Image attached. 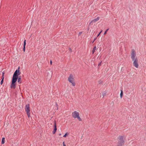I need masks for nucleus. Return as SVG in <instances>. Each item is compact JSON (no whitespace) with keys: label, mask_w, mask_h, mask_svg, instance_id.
I'll list each match as a JSON object with an SVG mask.
<instances>
[{"label":"nucleus","mask_w":146,"mask_h":146,"mask_svg":"<svg viewBox=\"0 0 146 146\" xmlns=\"http://www.w3.org/2000/svg\"><path fill=\"white\" fill-rule=\"evenodd\" d=\"M102 32V30L100 31V32L98 34V35L97 36V37H98L100 35V34Z\"/></svg>","instance_id":"nucleus-19"},{"label":"nucleus","mask_w":146,"mask_h":146,"mask_svg":"<svg viewBox=\"0 0 146 146\" xmlns=\"http://www.w3.org/2000/svg\"><path fill=\"white\" fill-rule=\"evenodd\" d=\"M25 46H23V50L24 52H25Z\"/></svg>","instance_id":"nucleus-20"},{"label":"nucleus","mask_w":146,"mask_h":146,"mask_svg":"<svg viewBox=\"0 0 146 146\" xmlns=\"http://www.w3.org/2000/svg\"><path fill=\"white\" fill-rule=\"evenodd\" d=\"M131 58L133 61V66L137 68H138L139 65L138 63V59L136 57V52L134 50H131Z\"/></svg>","instance_id":"nucleus-1"},{"label":"nucleus","mask_w":146,"mask_h":146,"mask_svg":"<svg viewBox=\"0 0 146 146\" xmlns=\"http://www.w3.org/2000/svg\"><path fill=\"white\" fill-rule=\"evenodd\" d=\"M50 64L51 65L52 64V62L51 60L50 61Z\"/></svg>","instance_id":"nucleus-25"},{"label":"nucleus","mask_w":146,"mask_h":146,"mask_svg":"<svg viewBox=\"0 0 146 146\" xmlns=\"http://www.w3.org/2000/svg\"><path fill=\"white\" fill-rule=\"evenodd\" d=\"M4 73H5L3 72H2V77H1V80H4Z\"/></svg>","instance_id":"nucleus-14"},{"label":"nucleus","mask_w":146,"mask_h":146,"mask_svg":"<svg viewBox=\"0 0 146 146\" xmlns=\"http://www.w3.org/2000/svg\"><path fill=\"white\" fill-rule=\"evenodd\" d=\"M29 104H28L26 105L25 106V110L26 112V113L28 117L29 118L30 117V109Z\"/></svg>","instance_id":"nucleus-5"},{"label":"nucleus","mask_w":146,"mask_h":146,"mask_svg":"<svg viewBox=\"0 0 146 146\" xmlns=\"http://www.w3.org/2000/svg\"><path fill=\"white\" fill-rule=\"evenodd\" d=\"M118 142L117 146H123L124 144V137L122 135H119L117 137Z\"/></svg>","instance_id":"nucleus-2"},{"label":"nucleus","mask_w":146,"mask_h":146,"mask_svg":"<svg viewBox=\"0 0 146 146\" xmlns=\"http://www.w3.org/2000/svg\"><path fill=\"white\" fill-rule=\"evenodd\" d=\"M97 38H95L94 39V41H95L96 39Z\"/></svg>","instance_id":"nucleus-26"},{"label":"nucleus","mask_w":146,"mask_h":146,"mask_svg":"<svg viewBox=\"0 0 146 146\" xmlns=\"http://www.w3.org/2000/svg\"><path fill=\"white\" fill-rule=\"evenodd\" d=\"M68 80L72 84L73 86H75V84L74 82L73 76L72 74H71L70 75L68 78Z\"/></svg>","instance_id":"nucleus-7"},{"label":"nucleus","mask_w":146,"mask_h":146,"mask_svg":"<svg viewBox=\"0 0 146 146\" xmlns=\"http://www.w3.org/2000/svg\"><path fill=\"white\" fill-rule=\"evenodd\" d=\"M17 80L12 78L11 83V88L15 89L16 87V82Z\"/></svg>","instance_id":"nucleus-6"},{"label":"nucleus","mask_w":146,"mask_h":146,"mask_svg":"<svg viewBox=\"0 0 146 146\" xmlns=\"http://www.w3.org/2000/svg\"><path fill=\"white\" fill-rule=\"evenodd\" d=\"M68 135V134H67V133H66L63 136V137H66V136H67V135Z\"/></svg>","instance_id":"nucleus-17"},{"label":"nucleus","mask_w":146,"mask_h":146,"mask_svg":"<svg viewBox=\"0 0 146 146\" xmlns=\"http://www.w3.org/2000/svg\"><path fill=\"white\" fill-rule=\"evenodd\" d=\"M26 45V40H25L24 41L23 46H25Z\"/></svg>","instance_id":"nucleus-15"},{"label":"nucleus","mask_w":146,"mask_h":146,"mask_svg":"<svg viewBox=\"0 0 146 146\" xmlns=\"http://www.w3.org/2000/svg\"><path fill=\"white\" fill-rule=\"evenodd\" d=\"M94 41H93V42H92V43H93V42H94Z\"/></svg>","instance_id":"nucleus-28"},{"label":"nucleus","mask_w":146,"mask_h":146,"mask_svg":"<svg viewBox=\"0 0 146 146\" xmlns=\"http://www.w3.org/2000/svg\"><path fill=\"white\" fill-rule=\"evenodd\" d=\"M19 67L18 69H17L14 72L12 78L15 79H18V76L21 74V72H20L19 71Z\"/></svg>","instance_id":"nucleus-3"},{"label":"nucleus","mask_w":146,"mask_h":146,"mask_svg":"<svg viewBox=\"0 0 146 146\" xmlns=\"http://www.w3.org/2000/svg\"><path fill=\"white\" fill-rule=\"evenodd\" d=\"M63 146H66V145L64 143V141L63 142Z\"/></svg>","instance_id":"nucleus-22"},{"label":"nucleus","mask_w":146,"mask_h":146,"mask_svg":"<svg viewBox=\"0 0 146 146\" xmlns=\"http://www.w3.org/2000/svg\"><path fill=\"white\" fill-rule=\"evenodd\" d=\"M108 30L109 29H108L105 31L104 33V35H105L107 33Z\"/></svg>","instance_id":"nucleus-16"},{"label":"nucleus","mask_w":146,"mask_h":146,"mask_svg":"<svg viewBox=\"0 0 146 146\" xmlns=\"http://www.w3.org/2000/svg\"><path fill=\"white\" fill-rule=\"evenodd\" d=\"M3 80H1V82H0V84H1V85H2L3 83Z\"/></svg>","instance_id":"nucleus-18"},{"label":"nucleus","mask_w":146,"mask_h":146,"mask_svg":"<svg viewBox=\"0 0 146 146\" xmlns=\"http://www.w3.org/2000/svg\"><path fill=\"white\" fill-rule=\"evenodd\" d=\"M56 106L57 107V109H58V106L56 103Z\"/></svg>","instance_id":"nucleus-24"},{"label":"nucleus","mask_w":146,"mask_h":146,"mask_svg":"<svg viewBox=\"0 0 146 146\" xmlns=\"http://www.w3.org/2000/svg\"><path fill=\"white\" fill-rule=\"evenodd\" d=\"M21 76H18V82L19 84H21Z\"/></svg>","instance_id":"nucleus-10"},{"label":"nucleus","mask_w":146,"mask_h":146,"mask_svg":"<svg viewBox=\"0 0 146 146\" xmlns=\"http://www.w3.org/2000/svg\"><path fill=\"white\" fill-rule=\"evenodd\" d=\"M69 50L70 52H72V49L70 48H69Z\"/></svg>","instance_id":"nucleus-23"},{"label":"nucleus","mask_w":146,"mask_h":146,"mask_svg":"<svg viewBox=\"0 0 146 146\" xmlns=\"http://www.w3.org/2000/svg\"><path fill=\"white\" fill-rule=\"evenodd\" d=\"M61 135V133H59V136Z\"/></svg>","instance_id":"nucleus-27"},{"label":"nucleus","mask_w":146,"mask_h":146,"mask_svg":"<svg viewBox=\"0 0 146 146\" xmlns=\"http://www.w3.org/2000/svg\"><path fill=\"white\" fill-rule=\"evenodd\" d=\"M57 127H56V122L55 121L54 122V130H53V131H52V133L53 134H54L55 133L57 130Z\"/></svg>","instance_id":"nucleus-8"},{"label":"nucleus","mask_w":146,"mask_h":146,"mask_svg":"<svg viewBox=\"0 0 146 146\" xmlns=\"http://www.w3.org/2000/svg\"><path fill=\"white\" fill-rule=\"evenodd\" d=\"M5 142V138L4 137H3L2 138L1 141V144H3Z\"/></svg>","instance_id":"nucleus-13"},{"label":"nucleus","mask_w":146,"mask_h":146,"mask_svg":"<svg viewBox=\"0 0 146 146\" xmlns=\"http://www.w3.org/2000/svg\"><path fill=\"white\" fill-rule=\"evenodd\" d=\"M96 50V46H95L93 49V50H92V54H94V52H95V51Z\"/></svg>","instance_id":"nucleus-11"},{"label":"nucleus","mask_w":146,"mask_h":146,"mask_svg":"<svg viewBox=\"0 0 146 146\" xmlns=\"http://www.w3.org/2000/svg\"><path fill=\"white\" fill-rule=\"evenodd\" d=\"M82 32H79V33L78 36H80V35H81L82 34Z\"/></svg>","instance_id":"nucleus-21"},{"label":"nucleus","mask_w":146,"mask_h":146,"mask_svg":"<svg viewBox=\"0 0 146 146\" xmlns=\"http://www.w3.org/2000/svg\"><path fill=\"white\" fill-rule=\"evenodd\" d=\"M72 115L73 118L75 119L77 118L79 121L82 120L79 117V114L78 112L75 111L72 113Z\"/></svg>","instance_id":"nucleus-4"},{"label":"nucleus","mask_w":146,"mask_h":146,"mask_svg":"<svg viewBox=\"0 0 146 146\" xmlns=\"http://www.w3.org/2000/svg\"><path fill=\"white\" fill-rule=\"evenodd\" d=\"M123 91L122 90H121V93L120 94V97L121 98H122V97L123 96Z\"/></svg>","instance_id":"nucleus-12"},{"label":"nucleus","mask_w":146,"mask_h":146,"mask_svg":"<svg viewBox=\"0 0 146 146\" xmlns=\"http://www.w3.org/2000/svg\"><path fill=\"white\" fill-rule=\"evenodd\" d=\"M100 19L99 17H98L97 18L93 20L91 22H95L98 21Z\"/></svg>","instance_id":"nucleus-9"}]
</instances>
